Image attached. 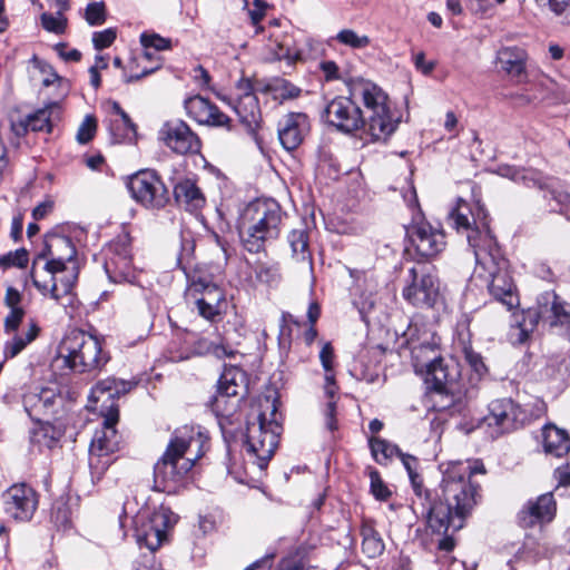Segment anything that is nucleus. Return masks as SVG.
<instances>
[{"label":"nucleus","mask_w":570,"mask_h":570,"mask_svg":"<svg viewBox=\"0 0 570 570\" xmlns=\"http://www.w3.org/2000/svg\"><path fill=\"white\" fill-rule=\"evenodd\" d=\"M50 275V282L41 283L36 276V262L32 263L30 276L35 287L43 295L50 294V297L56 302H60L63 296L71 294L79 275V267L76 263L71 266L65 265L63 271L58 273H48Z\"/></svg>","instance_id":"obj_19"},{"label":"nucleus","mask_w":570,"mask_h":570,"mask_svg":"<svg viewBox=\"0 0 570 570\" xmlns=\"http://www.w3.org/2000/svg\"><path fill=\"white\" fill-rule=\"evenodd\" d=\"M195 351L198 354H213L218 358L233 357L235 355L234 350L223 344H215L206 338H200L196 342Z\"/></svg>","instance_id":"obj_43"},{"label":"nucleus","mask_w":570,"mask_h":570,"mask_svg":"<svg viewBox=\"0 0 570 570\" xmlns=\"http://www.w3.org/2000/svg\"><path fill=\"white\" fill-rule=\"evenodd\" d=\"M308 116L303 112H289L278 122V139L284 149L295 150L309 132Z\"/></svg>","instance_id":"obj_21"},{"label":"nucleus","mask_w":570,"mask_h":570,"mask_svg":"<svg viewBox=\"0 0 570 570\" xmlns=\"http://www.w3.org/2000/svg\"><path fill=\"white\" fill-rule=\"evenodd\" d=\"M29 262V253L26 248H19L0 256V268H9L17 266L23 268Z\"/></svg>","instance_id":"obj_45"},{"label":"nucleus","mask_w":570,"mask_h":570,"mask_svg":"<svg viewBox=\"0 0 570 570\" xmlns=\"http://www.w3.org/2000/svg\"><path fill=\"white\" fill-rule=\"evenodd\" d=\"M543 451L552 456L562 458L570 451L569 433L554 424H546L541 430Z\"/></svg>","instance_id":"obj_29"},{"label":"nucleus","mask_w":570,"mask_h":570,"mask_svg":"<svg viewBox=\"0 0 570 570\" xmlns=\"http://www.w3.org/2000/svg\"><path fill=\"white\" fill-rule=\"evenodd\" d=\"M255 276L258 282L269 284L275 279L276 275L271 267L259 264L255 267Z\"/></svg>","instance_id":"obj_61"},{"label":"nucleus","mask_w":570,"mask_h":570,"mask_svg":"<svg viewBox=\"0 0 570 570\" xmlns=\"http://www.w3.org/2000/svg\"><path fill=\"white\" fill-rule=\"evenodd\" d=\"M242 399L243 396L227 395V392L217 389L216 394L209 402V405L216 416L228 420L237 412Z\"/></svg>","instance_id":"obj_34"},{"label":"nucleus","mask_w":570,"mask_h":570,"mask_svg":"<svg viewBox=\"0 0 570 570\" xmlns=\"http://www.w3.org/2000/svg\"><path fill=\"white\" fill-rule=\"evenodd\" d=\"M414 65L417 70H420L424 75H429L434 69V62H426L425 55L423 52H419L414 56Z\"/></svg>","instance_id":"obj_63"},{"label":"nucleus","mask_w":570,"mask_h":570,"mask_svg":"<svg viewBox=\"0 0 570 570\" xmlns=\"http://www.w3.org/2000/svg\"><path fill=\"white\" fill-rule=\"evenodd\" d=\"M370 445L372 454L379 464H385L389 459L394 455L399 456L401 453V450L396 445L382 439H372Z\"/></svg>","instance_id":"obj_40"},{"label":"nucleus","mask_w":570,"mask_h":570,"mask_svg":"<svg viewBox=\"0 0 570 570\" xmlns=\"http://www.w3.org/2000/svg\"><path fill=\"white\" fill-rule=\"evenodd\" d=\"M548 6L557 16H563V22L570 24V0H538Z\"/></svg>","instance_id":"obj_53"},{"label":"nucleus","mask_w":570,"mask_h":570,"mask_svg":"<svg viewBox=\"0 0 570 570\" xmlns=\"http://www.w3.org/2000/svg\"><path fill=\"white\" fill-rule=\"evenodd\" d=\"M309 567L307 564L306 558L299 553L295 552L291 556L283 558L277 566L276 570H308Z\"/></svg>","instance_id":"obj_48"},{"label":"nucleus","mask_w":570,"mask_h":570,"mask_svg":"<svg viewBox=\"0 0 570 570\" xmlns=\"http://www.w3.org/2000/svg\"><path fill=\"white\" fill-rule=\"evenodd\" d=\"M324 416L326 429L331 432L336 431L338 428L336 420V401L327 402L324 410Z\"/></svg>","instance_id":"obj_58"},{"label":"nucleus","mask_w":570,"mask_h":570,"mask_svg":"<svg viewBox=\"0 0 570 570\" xmlns=\"http://www.w3.org/2000/svg\"><path fill=\"white\" fill-rule=\"evenodd\" d=\"M57 102H51L43 108L36 110L26 117V124L29 125L32 131H46L51 132L52 130V111L58 109Z\"/></svg>","instance_id":"obj_38"},{"label":"nucleus","mask_w":570,"mask_h":570,"mask_svg":"<svg viewBox=\"0 0 570 570\" xmlns=\"http://www.w3.org/2000/svg\"><path fill=\"white\" fill-rule=\"evenodd\" d=\"M399 458L401 459L404 468L406 469L409 478L411 480L412 489L416 498L413 500V508L414 511L417 512L421 507V502H423L424 500H429V490L424 488L422 478L416 472V458L410 454H404L402 452L399 454Z\"/></svg>","instance_id":"obj_32"},{"label":"nucleus","mask_w":570,"mask_h":570,"mask_svg":"<svg viewBox=\"0 0 570 570\" xmlns=\"http://www.w3.org/2000/svg\"><path fill=\"white\" fill-rule=\"evenodd\" d=\"M85 19L90 26H101L107 20V9L104 1L88 3L85 11Z\"/></svg>","instance_id":"obj_44"},{"label":"nucleus","mask_w":570,"mask_h":570,"mask_svg":"<svg viewBox=\"0 0 570 570\" xmlns=\"http://www.w3.org/2000/svg\"><path fill=\"white\" fill-rule=\"evenodd\" d=\"M548 95L558 104H570V88L550 79L546 86Z\"/></svg>","instance_id":"obj_49"},{"label":"nucleus","mask_w":570,"mask_h":570,"mask_svg":"<svg viewBox=\"0 0 570 570\" xmlns=\"http://www.w3.org/2000/svg\"><path fill=\"white\" fill-rule=\"evenodd\" d=\"M65 399L50 387H42L38 393L23 396V407L33 422L52 420L58 422L65 413Z\"/></svg>","instance_id":"obj_15"},{"label":"nucleus","mask_w":570,"mask_h":570,"mask_svg":"<svg viewBox=\"0 0 570 570\" xmlns=\"http://www.w3.org/2000/svg\"><path fill=\"white\" fill-rule=\"evenodd\" d=\"M165 59L161 53L147 49V62H145V77L159 70Z\"/></svg>","instance_id":"obj_55"},{"label":"nucleus","mask_w":570,"mask_h":570,"mask_svg":"<svg viewBox=\"0 0 570 570\" xmlns=\"http://www.w3.org/2000/svg\"><path fill=\"white\" fill-rule=\"evenodd\" d=\"M528 53L521 47H503L497 53V61L500 68L512 78L521 81L525 78Z\"/></svg>","instance_id":"obj_27"},{"label":"nucleus","mask_w":570,"mask_h":570,"mask_svg":"<svg viewBox=\"0 0 570 570\" xmlns=\"http://www.w3.org/2000/svg\"><path fill=\"white\" fill-rule=\"evenodd\" d=\"M362 550L368 558H376L384 552L385 544L372 521H364L361 528Z\"/></svg>","instance_id":"obj_33"},{"label":"nucleus","mask_w":570,"mask_h":570,"mask_svg":"<svg viewBox=\"0 0 570 570\" xmlns=\"http://www.w3.org/2000/svg\"><path fill=\"white\" fill-rule=\"evenodd\" d=\"M26 316L23 307L10 308L9 314L4 317L3 330L4 333L12 337L4 343L3 355L4 360L13 358L19 355L30 343H32L40 334L41 328L35 318H30L27 324V330L21 333L18 332L22 321Z\"/></svg>","instance_id":"obj_12"},{"label":"nucleus","mask_w":570,"mask_h":570,"mask_svg":"<svg viewBox=\"0 0 570 570\" xmlns=\"http://www.w3.org/2000/svg\"><path fill=\"white\" fill-rule=\"evenodd\" d=\"M35 423L38 424L39 428L32 431V442L43 444L48 449H52L66 432V428L61 423V420L58 422L45 420V422Z\"/></svg>","instance_id":"obj_31"},{"label":"nucleus","mask_w":570,"mask_h":570,"mask_svg":"<svg viewBox=\"0 0 570 570\" xmlns=\"http://www.w3.org/2000/svg\"><path fill=\"white\" fill-rule=\"evenodd\" d=\"M22 230H23V214L18 213L13 216L11 222V230L10 236L14 242H19L22 238Z\"/></svg>","instance_id":"obj_62"},{"label":"nucleus","mask_w":570,"mask_h":570,"mask_svg":"<svg viewBox=\"0 0 570 570\" xmlns=\"http://www.w3.org/2000/svg\"><path fill=\"white\" fill-rule=\"evenodd\" d=\"M21 301H22V295L21 293L12 287V286H9L6 291V295H4V298H3V303L4 305L10 309V308H18V307H21L20 304H21Z\"/></svg>","instance_id":"obj_60"},{"label":"nucleus","mask_w":570,"mask_h":570,"mask_svg":"<svg viewBox=\"0 0 570 570\" xmlns=\"http://www.w3.org/2000/svg\"><path fill=\"white\" fill-rule=\"evenodd\" d=\"M208 438L199 428L183 426L175 430L163 458L154 469V490L169 492L170 482L181 480L205 453Z\"/></svg>","instance_id":"obj_4"},{"label":"nucleus","mask_w":570,"mask_h":570,"mask_svg":"<svg viewBox=\"0 0 570 570\" xmlns=\"http://www.w3.org/2000/svg\"><path fill=\"white\" fill-rule=\"evenodd\" d=\"M76 255L77 248L69 236L51 232L45 235L43 247L33 262L46 259L45 271L55 274L63 271L68 263H76Z\"/></svg>","instance_id":"obj_13"},{"label":"nucleus","mask_w":570,"mask_h":570,"mask_svg":"<svg viewBox=\"0 0 570 570\" xmlns=\"http://www.w3.org/2000/svg\"><path fill=\"white\" fill-rule=\"evenodd\" d=\"M174 197L177 204L189 213H198L206 205L203 190L190 178H184L175 185Z\"/></svg>","instance_id":"obj_26"},{"label":"nucleus","mask_w":570,"mask_h":570,"mask_svg":"<svg viewBox=\"0 0 570 570\" xmlns=\"http://www.w3.org/2000/svg\"><path fill=\"white\" fill-rule=\"evenodd\" d=\"M323 117L337 130L351 134L363 127L374 140H385L397 128L389 107V97L376 83L356 79L350 85V97L330 101Z\"/></svg>","instance_id":"obj_2"},{"label":"nucleus","mask_w":570,"mask_h":570,"mask_svg":"<svg viewBox=\"0 0 570 570\" xmlns=\"http://www.w3.org/2000/svg\"><path fill=\"white\" fill-rule=\"evenodd\" d=\"M449 219L458 233L466 235L475 257V273L488 283L490 295L510 312L519 307L517 286L509 272V263L501 255L495 237L489 226L485 208L476 204L472 209L466 202L459 199L450 212Z\"/></svg>","instance_id":"obj_1"},{"label":"nucleus","mask_w":570,"mask_h":570,"mask_svg":"<svg viewBox=\"0 0 570 570\" xmlns=\"http://www.w3.org/2000/svg\"><path fill=\"white\" fill-rule=\"evenodd\" d=\"M184 106L188 116L198 124L229 128L230 118L199 95L187 98Z\"/></svg>","instance_id":"obj_22"},{"label":"nucleus","mask_w":570,"mask_h":570,"mask_svg":"<svg viewBox=\"0 0 570 570\" xmlns=\"http://www.w3.org/2000/svg\"><path fill=\"white\" fill-rule=\"evenodd\" d=\"M196 306L200 316L208 321H215L219 315V305L208 303L205 299H196Z\"/></svg>","instance_id":"obj_54"},{"label":"nucleus","mask_w":570,"mask_h":570,"mask_svg":"<svg viewBox=\"0 0 570 570\" xmlns=\"http://www.w3.org/2000/svg\"><path fill=\"white\" fill-rule=\"evenodd\" d=\"M97 131V119L94 115H87L80 124L76 139L79 144L86 145L92 140Z\"/></svg>","instance_id":"obj_47"},{"label":"nucleus","mask_w":570,"mask_h":570,"mask_svg":"<svg viewBox=\"0 0 570 570\" xmlns=\"http://www.w3.org/2000/svg\"><path fill=\"white\" fill-rule=\"evenodd\" d=\"M41 26L45 30L56 33V35H63L67 30V18L62 14V17L58 16L55 17L51 13L43 12L40 17Z\"/></svg>","instance_id":"obj_46"},{"label":"nucleus","mask_w":570,"mask_h":570,"mask_svg":"<svg viewBox=\"0 0 570 570\" xmlns=\"http://www.w3.org/2000/svg\"><path fill=\"white\" fill-rule=\"evenodd\" d=\"M288 243L292 248L293 257L306 263L312 267V254L308 249V234L305 229H294L288 235Z\"/></svg>","instance_id":"obj_36"},{"label":"nucleus","mask_w":570,"mask_h":570,"mask_svg":"<svg viewBox=\"0 0 570 570\" xmlns=\"http://www.w3.org/2000/svg\"><path fill=\"white\" fill-rule=\"evenodd\" d=\"M337 43L351 49H364L370 46L371 39L366 35H360L353 29H342L333 38Z\"/></svg>","instance_id":"obj_39"},{"label":"nucleus","mask_w":570,"mask_h":570,"mask_svg":"<svg viewBox=\"0 0 570 570\" xmlns=\"http://www.w3.org/2000/svg\"><path fill=\"white\" fill-rule=\"evenodd\" d=\"M158 137L175 154L195 155L200 153L199 137L183 120L173 119L164 122Z\"/></svg>","instance_id":"obj_16"},{"label":"nucleus","mask_w":570,"mask_h":570,"mask_svg":"<svg viewBox=\"0 0 570 570\" xmlns=\"http://www.w3.org/2000/svg\"><path fill=\"white\" fill-rule=\"evenodd\" d=\"M416 372L425 371V382L440 395L448 397L453 394L451 372L444 364V360L435 354L432 346H421L413 351Z\"/></svg>","instance_id":"obj_11"},{"label":"nucleus","mask_w":570,"mask_h":570,"mask_svg":"<svg viewBox=\"0 0 570 570\" xmlns=\"http://www.w3.org/2000/svg\"><path fill=\"white\" fill-rule=\"evenodd\" d=\"M117 38V31L114 28H108L102 31H96L92 35V45L96 50L109 48Z\"/></svg>","instance_id":"obj_50"},{"label":"nucleus","mask_w":570,"mask_h":570,"mask_svg":"<svg viewBox=\"0 0 570 570\" xmlns=\"http://www.w3.org/2000/svg\"><path fill=\"white\" fill-rule=\"evenodd\" d=\"M169 199V190L159 174L145 168V208H164Z\"/></svg>","instance_id":"obj_28"},{"label":"nucleus","mask_w":570,"mask_h":570,"mask_svg":"<svg viewBox=\"0 0 570 570\" xmlns=\"http://www.w3.org/2000/svg\"><path fill=\"white\" fill-rule=\"evenodd\" d=\"M556 501L552 493H544L535 500H530L519 512V522L524 528H531L539 522H549L556 513Z\"/></svg>","instance_id":"obj_23"},{"label":"nucleus","mask_w":570,"mask_h":570,"mask_svg":"<svg viewBox=\"0 0 570 570\" xmlns=\"http://www.w3.org/2000/svg\"><path fill=\"white\" fill-rule=\"evenodd\" d=\"M529 420L527 411L521 409L511 399L494 400L489 405V414L485 422L494 426L497 435L510 432L523 425Z\"/></svg>","instance_id":"obj_17"},{"label":"nucleus","mask_w":570,"mask_h":570,"mask_svg":"<svg viewBox=\"0 0 570 570\" xmlns=\"http://www.w3.org/2000/svg\"><path fill=\"white\" fill-rule=\"evenodd\" d=\"M65 364L77 373L100 371L110 360L100 341L83 331H70L61 342Z\"/></svg>","instance_id":"obj_7"},{"label":"nucleus","mask_w":570,"mask_h":570,"mask_svg":"<svg viewBox=\"0 0 570 570\" xmlns=\"http://www.w3.org/2000/svg\"><path fill=\"white\" fill-rule=\"evenodd\" d=\"M217 389L227 392V395L244 397L247 392V375L237 366L225 367L218 380Z\"/></svg>","instance_id":"obj_30"},{"label":"nucleus","mask_w":570,"mask_h":570,"mask_svg":"<svg viewBox=\"0 0 570 570\" xmlns=\"http://www.w3.org/2000/svg\"><path fill=\"white\" fill-rule=\"evenodd\" d=\"M403 298L419 308H433L441 299L440 281L425 266L412 267L407 272Z\"/></svg>","instance_id":"obj_9"},{"label":"nucleus","mask_w":570,"mask_h":570,"mask_svg":"<svg viewBox=\"0 0 570 570\" xmlns=\"http://www.w3.org/2000/svg\"><path fill=\"white\" fill-rule=\"evenodd\" d=\"M334 348L330 342L324 343L320 352V361L326 373H330L334 366Z\"/></svg>","instance_id":"obj_56"},{"label":"nucleus","mask_w":570,"mask_h":570,"mask_svg":"<svg viewBox=\"0 0 570 570\" xmlns=\"http://www.w3.org/2000/svg\"><path fill=\"white\" fill-rule=\"evenodd\" d=\"M514 322L520 328L519 342H523L528 336V328L519 320V314H513ZM523 322L530 320L533 327L539 320L548 323L550 326H568L570 324V304L562 301L554 292H548L538 299V309L528 311L521 314Z\"/></svg>","instance_id":"obj_10"},{"label":"nucleus","mask_w":570,"mask_h":570,"mask_svg":"<svg viewBox=\"0 0 570 570\" xmlns=\"http://www.w3.org/2000/svg\"><path fill=\"white\" fill-rule=\"evenodd\" d=\"M409 237L415 253L423 259L435 257L445 247V236L443 232L433 228L430 224L419 223L406 228Z\"/></svg>","instance_id":"obj_18"},{"label":"nucleus","mask_w":570,"mask_h":570,"mask_svg":"<svg viewBox=\"0 0 570 570\" xmlns=\"http://www.w3.org/2000/svg\"><path fill=\"white\" fill-rule=\"evenodd\" d=\"M38 493L27 483H17L1 494V508L9 518L30 521L38 508Z\"/></svg>","instance_id":"obj_14"},{"label":"nucleus","mask_w":570,"mask_h":570,"mask_svg":"<svg viewBox=\"0 0 570 570\" xmlns=\"http://www.w3.org/2000/svg\"><path fill=\"white\" fill-rule=\"evenodd\" d=\"M371 479V492L372 494L381 501H385L391 497V491L382 481L380 473L377 471H372L370 473Z\"/></svg>","instance_id":"obj_52"},{"label":"nucleus","mask_w":570,"mask_h":570,"mask_svg":"<svg viewBox=\"0 0 570 570\" xmlns=\"http://www.w3.org/2000/svg\"><path fill=\"white\" fill-rule=\"evenodd\" d=\"M462 353L464 355V360L471 367V370L476 374L478 377H482L488 373V368L483 362V357L480 353L475 352L470 344V342H462Z\"/></svg>","instance_id":"obj_42"},{"label":"nucleus","mask_w":570,"mask_h":570,"mask_svg":"<svg viewBox=\"0 0 570 570\" xmlns=\"http://www.w3.org/2000/svg\"><path fill=\"white\" fill-rule=\"evenodd\" d=\"M203 294L198 299H205L208 303L220 305L224 299L222 291L215 285H202Z\"/></svg>","instance_id":"obj_57"},{"label":"nucleus","mask_w":570,"mask_h":570,"mask_svg":"<svg viewBox=\"0 0 570 570\" xmlns=\"http://www.w3.org/2000/svg\"><path fill=\"white\" fill-rule=\"evenodd\" d=\"M268 35V49L277 60H287L289 63L304 59L303 52L295 46L293 37L278 30L276 20L271 23Z\"/></svg>","instance_id":"obj_24"},{"label":"nucleus","mask_w":570,"mask_h":570,"mask_svg":"<svg viewBox=\"0 0 570 570\" xmlns=\"http://www.w3.org/2000/svg\"><path fill=\"white\" fill-rule=\"evenodd\" d=\"M219 98L232 105L233 109L238 115L239 120L246 126L249 132L254 134L258 129L261 122V109L258 99L255 95H242L236 101H233L225 96H219Z\"/></svg>","instance_id":"obj_25"},{"label":"nucleus","mask_w":570,"mask_h":570,"mask_svg":"<svg viewBox=\"0 0 570 570\" xmlns=\"http://www.w3.org/2000/svg\"><path fill=\"white\" fill-rule=\"evenodd\" d=\"M147 49L163 55L164 51H170L173 49V40L153 30L145 31V62H147Z\"/></svg>","instance_id":"obj_41"},{"label":"nucleus","mask_w":570,"mask_h":570,"mask_svg":"<svg viewBox=\"0 0 570 570\" xmlns=\"http://www.w3.org/2000/svg\"><path fill=\"white\" fill-rule=\"evenodd\" d=\"M194 80L198 82L203 87L209 86L210 76L208 71L202 66L198 65L194 68Z\"/></svg>","instance_id":"obj_64"},{"label":"nucleus","mask_w":570,"mask_h":570,"mask_svg":"<svg viewBox=\"0 0 570 570\" xmlns=\"http://www.w3.org/2000/svg\"><path fill=\"white\" fill-rule=\"evenodd\" d=\"M138 502L136 498L132 500H126L124 503V514L120 515V527L125 528L128 519L131 520V527L134 530V538L139 548L142 547V533L140 532V525H142V517L140 515L141 508H137Z\"/></svg>","instance_id":"obj_37"},{"label":"nucleus","mask_w":570,"mask_h":570,"mask_svg":"<svg viewBox=\"0 0 570 570\" xmlns=\"http://www.w3.org/2000/svg\"><path fill=\"white\" fill-rule=\"evenodd\" d=\"M502 175L508 176L512 180L521 183L527 187H537L540 189L549 187L547 177H544L541 171L535 169L508 168L507 173H503Z\"/></svg>","instance_id":"obj_35"},{"label":"nucleus","mask_w":570,"mask_h":570,"mask_svg":"<svg viewBox=\"0 0 570 570\" xmlns=\"http://www.w3.org/2000/svg\"><path fill=\"white\" fill-rule=\"evenodd\" d=\"M177 521L178 515L161 505L149 518L148 529H145V547L155 552L168 540V532Z\"/></svg>","instance_id":"obj_20"},{"label":"nucleus","mask_w":570,"mask_h":570,"mask_svg":"<svg viewBox=\"0 0 570 570\" xmlns=\"http://www.w3.org/2000/svg\"><path fill=\"white\" fill-rule=\"evenodd\" d=\"M484 472L482 464L469 462H455L446 468L440 484L441 498L435 500L429 491V500L421 502L419 509L433 532L459 531L463 528L465 518L481 498L480 487L472 481V476Z\"/></svg>","instance_id":"obj_3"},{"label":"nucleus","mask_w":570,"mask_h":570,"mask_svg":"<svg viewBox=\"0 0 570 570\" xmlns=\"http://www.w3.org/2000/svg\"><path fill=\"white\" fill-rule=\"evenodd\" d=\"M281 426L275 420L267 421L265 413H257L254 421L247 422L245 446L249 454L258 460L261 469L265 468L274 455L278 444Z\"/></svg>","instance_id":"obj_8"},{"label":"nucleus","mask_w":570,"mask_h":570,"mask_svg":"<svg viewBox=\"0 0 570 570\" xmlns=\"http://www.w3.org/2000/svg\"><path fill=\"white\" fill-rule=\"evenodd\" d=\"M142 169L137 170L136 173L127 176L126 178V187L130 193L131 197L138 202L142 203Z\"/></svg>","instance_id":"obj_51"},{"label":"nucleus","mask_w":570,"mask_h":570,"mask_svg":"<svg viewBox=\"0 0 570 570\" xmlns=\"http://www.w3.org/2000/svg\"><path fill=\"white\" fill-rule=\"evenodd\" d=\"M53 207H55V202L50 198H47L46 200H43L42 203H40L32 209V218L35 220L43 219L47 215H49L53 210Z\"/></svg>","instance_id":"obj_59"},{"label":"nucleus","mask_w":570,"mask_h":570,"mask_svg":"<svg viewBox=\"0 0 570 570\" xmlns=\"http://www.w3.org/2000/svg\"><path fill=\"white\" fill-rule=\"evenodd\" d=\"M283 212L274 199H257L249 203L239 219L242 243L249 253H259L265 243L279 236Z\"/></svg>","instance_id":"obj_5"},{"label":"nucleus","mask_w":570,"mask_h":570,"mask_svg":"<svg viewBox=\"0 0 570 570\" xmlns=\"http://www.w3.org/2000/svg\"><path fill=\"white\" fill-rule=\"evenodd\" d=\"M137 383L107 379L98 382L92 389L91 396L100 403V414L104 417L102 431H97L90 445V452L97 455H104L114 451L110 444L109 435H115V425L119 420V405L116 399L129 392Z\"/></svg>","instance_id":"obj_6"}]
</instances>
